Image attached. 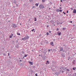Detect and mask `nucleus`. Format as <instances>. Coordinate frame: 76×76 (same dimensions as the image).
<instances>
[{
    "instance_id": "obj_1",
    "label": "nucleus",
    "mask_w": 76,
    "mask_h": 76,
    "mask_svg": "<svg viewBox=\"0 0 76 76\" xmlns=\"http://www.w3.org/2000/svg\"><path fill=\"white\" fill-rule=\"evenodd\" d=\"M29 38V36H27L25 37L24 38H23L22 39L23 40H26V39H28Z\"/></svg>"
},
{
    "instance_id": "obj_2",
    "label": "nucleus",
    "mask_w": 76,
    "mask_h": 76,
    "mask_svg": "<svg viewBox=\"0 0 76 76\" xmlns=\"http://www.w3.org/2000/svg\"><path fill=\"white\" fill-rule=\"evenodd\" d=\"M39 7L40 8V9H44V8H45L44 6L42 4H41L39 6Z\"/></svg>"
},
{
    "instance_id": "obj_3",
    "label": "nucleus",
    "mask_w": 76,
    "mask_h": 76,
    "mask_svg": "<svg viewBox=\"0 0 76 76\" xmlns=\"http://www.w3.org/2000/svg\"><path fill=\"white\" fill-rule=\"evenodd\" d=\"M62 69H63V70L62 71V73H64V71H66L67 68L66 67H63L62 68Z\"/></svg>"
},
{
    "instance_id": "obj_4",
    "label": "nucleus",
    "mask_w": 76,
    "mask_h": 76,
    "mask_svg": "<svg viewBox=\"0 0 76 76\" xmlns=\"http://www.w3.org/2000/svg\"><path fill=\"white\" fill-rule=\"evenodd\" d=\"M12 27H14V28H16V25L15 24H13V26H12Z\"/></svg>"
},
{
    "instance_id": "obj_5",
    "label": "nucleus",
    "mask_w": 76,
    "mask_h": 76,
    "mask_svg": "<svg viewBox=\"0 0 76 76\" xmlns=\"http://www.w3.org/2000/svg\"><path fill=\"white\" fill-rule=\"evenodd\" d=\"M60 51H62L63 50V48L61 47H60Z\"/></svg>"
},
{
    "instance_id": "obj_6",
    "label": "nucleus",
    "mask_w": 76,
    "mask_h": 76,
    "mask_svg": "<svg viewBox=\"0 0 76 76\" xmlns=\"http://www.w3.org/2000/svg\"><path fill=\"white\" fill-rule=\"evenodd\" d=\"M73 13H76V10H74L73 11Z\"/></svg>"
},
{
    "instance_id": "obj_7",
    "label": "nucleus",
    "mask_w": 76,
    "mask_h": 76,
    "mask_svg": "<svg viewBox=\"0 0 76 76\" xmlns=\"http://www.w3.org/2000/svg\"><path fill=\"white\" fill-rule=\"evenodd\" d=\"M16 0H14V1L12 2V3H15V4H16Z\"/></svg>"
},
{
    "instance_id": "obj_8",
    "label": "nucleus",
    "mask_w": 76,
    "mask_h": 76,
    "mask_svg": "<svg viewBox=\"0 0 76 76\" xmlns=\"http://www.w3.org/2000/svg\"><path fill=\"white\" fill-rule=\"evenodd\" d=\"M61 56L62 57H65V55H64V54H62Z\"/></svg>"
},
{
    "instance_id": "obj_9",
    "label": "nucleus",
    "mask_w": 76,
    "mask_h": 76,
    "mask_svg": "<svg viewBox=\"0 0 76 76\" xmlns=\"http://www.w3.org/2000/svg\"><path fill=\"white\" fill-rule=\"evenodd\" d=\"M43 53H44V54H45L47 53V51L44 50V51L43 52Z\"/></svg>"
},
{
    "instance_id": "obj_10",
    "label": "nucleus",
    "mask_w": 76,
    "mask_h": 76,
    "mask_svg": "<svg viewBox=\"0 0 76 76\" xmlns=\"http://www.w3.org/2000/svg\"><path fill=\"white\" fill-rule=\"evenodd\" d=\"M29 63H30V64H31V65H32V64H33L32 63V62L29 61Z\"/></svg>"
},
{
    "instance_id": "obj_11",
    "label": "nucleus",
    "mask_w": 76,
    "mask_h": 76,
    "mask_svg": "<svg viewBox=\"0 0 76 76\" xmlns=\"http://www.w3.org/2000/svg\"><path fill=\"white\" fill-rule=\"evenodd\" d=\"M50 45H53V42H51V43H50Z\"/></svg>"
},
{
    "instance_id": "obj_12",
    "label": "nucleus",
    "mask_w": 76,
    "mask_h": 76,
    "mask_svg": "<svg viewBox=\"0 0 76 76\" xmlns=\"http://www.w3.org/2000/svg\"><path fill=\"white\" fill-rule=\"evenodd\" d=\"M61 33H58L57 34H58V35L60 36V35H61Z\"/></svg>"
},
{
    "instance_id": "obj_13",
    "label": "nucleus",
    "mask_w": 76,
    "mask_h": 76,
    "mask_svg": "<svg viewBox=\"0 0 76 76\" xmlns=\"http://www.w3.org/2000/svg\"><path fill=\"white\" fill-rule=\"evenodd\" d=\"M73 69L74 70H76V68L75 67V68H73Z\"/></svg>"
},
{
    "instance_id": "obj_14",
    "label": "nucleus",
    "mask_w": 76,
    "mask_h": 76,
    "mask_svg": "<svg viewBox=\"0 0 76 76\" xmlns=\"http://www.w3.org/2000/svg\"><path fill=\"white\" fill-rule=\"evenodd\" d=\"M75 60H74V61H73V63L74 64H75Z\"/></svg>"
},
{
    "instance_id": "obj_15",
    "label": "nucleus",
    "mask_w": 76,
    "mask_h": 76,
    "mask_svg": "<svg viewBox=\"0 0 76 76\" xmlns=\"http://www.w3.org/2000/svg\"><path fill=\"white\" fill-rule=\"evenodd\" d=\"M35 5L36 6H38V4H36Z\"/></svg>"
},
{
    "instance_id": "obj_16",
    "label": "nucleus",
    "mask_w": 76,
    "mask_h": 76,
    "mask_svg": "<svg viewBox=\"0 0 76 76\" xmlns=\"http://www.w3.org/2000/svg\"><path fill=\"white\" fill-rule=\"evenodd\" d=\"M17 35H20V33H17Z\"/></svg>"
},
{
    "instance_id": "obj_17",
    "label": "nucleus",
    "mask_w": 76,
    "mask_h": 76,
    "mask_svg": "<svg viewBox=\"0 0 76 76\" xmlns=\"http://www.w3.org/2000/svg\"><path fill=\"white\" fill-rule=\"evenodd\" d=\"M27 56H28V55H24V57H26Z\"/></svg>"
},
{
    "instance_id": "obj_18",
    "label": "nucleus",
    "mask_w": 76,
    "mask_h": 76,
    "mask_svg": "<svg viewBox=\"0 0 76 76\" xmlns=\"http://www.w3.org/2000/svg\"><path fill=\"white\" fill-rule=\"evenodd\" d=\"M46 35H49V33H48V32H47Z\"/></svg>"
},
{
    "instance_id": "obj_19",
    "label": "nucleus",
    "mask_w": 76,
    "mask_h": 76,
    "mask_svg": "<svg viewBox=\"0 0 76 76\" xmlns=\"http://www.w3.org/2000/svg\"><path fill=\"white\" fill-rule=\"evenodd\" d=\"M9 37L10 38H12V36L10 35L9 36Z\"/></svg>"
},
{
    "instance_id": "obj_20",
    "label": "nucleus",
    "mask_w": 76,
    "mask_h": 76,
    "mask_svg": "<svg viewBox=\"0 0 76 76\" xmlns=\"http://www.w3.org/2000/svg\"><path fill=\"white\" fill-rule=\"evenodd\" d=\"M42 2H43L44 3V2H45V0H42Z\"/></svg>"
},
{
    "instance_id": "obj_21",
    "label": "nucleus",
    "mask_w": 76,
    "mask_h": 76,
    "mask_svg": "<svg viewBox=\"0 0 76 76\" xmlns=\"http://www.w3.org/2000/svg\"><path fill=\"white\" fill-rule=\"evenodd\" d=\"M59 11H60V10H57V12H59Z\"/></svg>"
},
{
    "instance_id": "obj_22",
    "label": "nucleus",
    "mask_w": 76,
    "mask_h": 76,
    "mask_svg": "<svg viewBox=\"0 0 76 76\" xmlns=\"http://www.w3.org/2000/svg\"><path fill=\"white\" fill-rule=\"evenodd\" d=\"M66 29H67V28H64V30H65V31H66Z\"/></svg>"
},
{
    "instance_id": "obj_23",
    "label": "nucleus",
    "mask_w": 76,
    "mask_h": 76,
    "mask_svg": "<svg viewBox=\"0 0 76 76\" xmlns=\"http://www.w3.org/2000/svg\"><path fill=\"white\" fill-rule=\"evenodd\" d=\"M71 10H73V8H71Z\"/></svg>"
},
{
    "instance_id": "obj_24",
    "label": "nucleus",
    "mask_w": 76,
    "mask_h": 76,
    "mask_svg": "<svg viewBox=\"0 0 76 76\" xmlns=\"http://www.w3.org/2000/svg\"><path fill=\"white\" fill-rule=\"evenodd\" d=\"M18 42V40H17L15 42H16V43H17V42Z\"/></svg>"
},
{
    "instance_id": "obj_25",
    "label": "nucleus",
    "mask_w": 76,
    "mask_h": 76,
    "mask_svg": "<svg viewBox=\"0 0 76 76\" xmlns=\"http://www.w3.org/2000/svg\"><path fill=\"white\" fill-rule=\"evenodd\" d=\"M22 54H24V52L23 51L22 52Z\"/></svg>"
},
{
    "instance_id": "obj_26",
    "label": "nucleus",
    "mask_w": 76,
    "mask_h": 76,
    "mask_svg": "<svg viewBox=\"0 0 76 76\" xmlns=\"http://www.w3.org/2000/svg\"><path fill=\"white\" fill-rule=\"evenodd\" d=\"M8 56H10V53H8Z\"/></svg>"
},
{
    "instance_id": "obj_27",
    "label": "nucleus",
    "mask_w": 76,
    "mask_h": 76,
    "mask_svg": "<svg viewBox=\"0 0 76 76\" xmlns=\"http://www.w3.org/2000/svg\"><path fill=\"white\" fill-rule=\"evenodd\" d=\"M62 11V10H59V12H61Z\"/></svg>"
},
{
    "instance_id": "obj_28",
    "label": "nucleus",
    "mask_w": 76,
    "mask_h": 76,
    "mask_svg": "<svg viewBox=\"0 0 76 76\" xmlns=\"http://www.w3.org/2000/svg\"><path fill=\"white\" fill-rule=\"evenodd\" d=\"M63 13H64V15H66V13L64 12H63Z\"/></svg>"
},
{
    "instance_id": "obj_29",
    "label": "nucleus",
    "mask_w": 76,
    "mask_h": 76,
    "mask_svg": "<svg viewBox=\"0 0 76 76\" xmlns=\"http://www.w3.org/2000/svg\"><path fill=\"white\" fill-rule=\"evenodd\" d=\"M16 47L17 48H19V47L18 46H16Z\"/></svg>"
},
{
    "instance_id": "obj_30",
    "label": "nucleus",
    "mask_w": 76,
    "mask_h": 76,
    "mask_svg": "<svg viewBox=\"0 0 76 76\" xmlns=\"http://www.w3.org/2000/svg\"><path fill=\"white\" fill-rule=\"evenodd\" d=\"M42 50H43V49H42V50H41V51L42 52H43V51H42Z\"/></svg>"
},
{
    "instance_id": "obj_31",
    "label": "nucleus",
    "mask_w": 76,
    "mask_h": 76,
    "mask_svg": "<svg viewBox=\"0 0 76 76\" xmlns=\"http://www.w3.org/2000/svg\"><path fill=\"white\" fill-rule=\"evenodd\" d=\"M67 71H68V72H69V69H67Z\"/></svg>"
},
{
    "instance_id": "obj_32",
    "label": "nucleus",
    "mask_w": 76,
    "mask_h": 76,
    "mask_svg": "<svg viewBox=\"0 0 76 76\" xmlns=\"http://www.w3.org/2000/svg\"><path fill=\"white\" fill-rule=\"evenodd\" d=\"M49 33H51V31H49Z\"/></svg>"
},
{
    "instance_id": "obj_33",
    "label": "nucleus",
    "mask_w": 76,
    "mask_h": 76,
    "mask_svg": "<svg viewBox=\"0 0 76 76\" xmlns=\"http://www.w3.org/2000/svg\"><path fill=\"white\" fill-rule=\"evenodd\" d=\"M48 52L50 51V49L48 50Z\"/></svg>"
},
{
    "instance_id": "obj_34",
    "label": "nucleus",
    "mask_w": 76,
    "mask_h": 76,
    "mask_svg": "<svg viewBox=\"0 0 76 76\" xmlns=\"http://www.w3.org/2000/svg\"><path fill=\"white\" fill-rule=\"evenodd\" d=\"M35 76H38V75H37V74L36 73V74H35Z\"/></svg>"
},
{
    "instance_id": "obj_35",
    "label": "nucleus",
    "mask_w": 76,
    "mask_h": 76,
    "mask_svg": "<svg viewBox=\"0 0 76 76\" xmlns=\"http://www.w3.org/2000/svg\"><path fill=\"white\" fill-rule=\"evenodd\" d=\"M34 31V29H33L32 30H31V31Z\"/></svg>"
},
{
    "instance_id": "obj_36",
    "label": "nucleus",
    "mask_w": 76,
    "mask_h": 76,
    "mask_svg": "<svg viewBox=\"0 0 76 76\" xmlns=\"http://www.w3.org/2000/svg\"><path fill=\"white\" fill-rule=\"evenodd\" d=\"M67 13H69V11H67Z\"/></svg>"
},
{
    "instance_id": "obj_37",
    "label": "nucleus",
    "mask_w": 76,
    "mask_h": 76,
    "mask_svg": "<svg viewBox=\"0 0 76 76\" xmlns=\"http://www.w3.org/2000/svg\"><path fill=\"white\" fill-rule=\"evenodd\" d=\"M16 6H17V7H18V4H16Z\"/></svg>"
},
{
    "instance_id": "obj_38",
    "label": "nucleus",
    "mask_w": 76,
    "mask_h": 76,
    "mask_svg": "<svg viewBox=\"0 0 76 76\" xmlns=\"http://www.w3.org/2000/svg\"><path fill=\"white\" fill-rule=\"evenodd\" d=\"M13 34H11V36H13Z\"/></svg>"
},
{
    "instance_id": "obj_39",
    "label": "nucleus",
    "mask_w": 76,
    "mask_h": 76,
    "mask_svg": "<svg viewBox=\"0 0 76 76\" xmlns=\"http://www.w3.org/2000/svg\"><path fill=\"white\" fill-rule=\"evenodd\" d=\"M34 21H37V19H35L34 20Z\"/></svg>"
},
{
    "instance_id": "obj_40",
    "label": "nucleus",
    "mask_w": 76,
    "mask_h": 76,
    "mask_svg": "<svg viewBox=\"0 0 76 76\" xmlns=\"http://www.w3.org/2000/svg\"><path fill=\"white\" fill-rule=\"evenodd\" d=\"M57 31H58V28H57Z\"/></svg>"
},
{
    "instance_id": "obj_41",
    "label": "nucleus",
    "mask_w": 76,
    "mask_h": 76,
    "mask_svg": "<svg viewBox=\"0 0 76 76\" xmlns=\"http://www.w3.org/2000/svg\"><path fill=\"white\" fill-rule=\"evenodd\" d=\"M64 28H63V30H64Z\"/></svg>"
},
{
    "instance_id": "obj_42",
    "label": "nucleus",
    "mask_w": 76,
    "mask_h": 76,
    "mask_svg": "<svg viewBox=\"0 0 76 76\" xmlns=\"http://www.w3.org/2000/svg\"><path fill=\"white\" fill-rule=\"evenodd\" d=\"M63 1L62 0H61V2H62Z\"/></svg>"
},
{
    "instance_id": "obj_43",
    "label": "nucleus",
    "mask_w": 76,
    "mask_h": 76,
    "mask_svg": "<svg viewBox=\"0 0 76 76\" xmlns=\"http://www.w3.org/2000/svg\"><path fill=\"white\" fill-rule=\"evenodd\" d=\"M47 63H48V61H47Z\"/></svg>"
},
{
    "instance_id": "obj_44",
    "label": "nucleus",
    "mask_w": 76,
    "mask_h": 76,
    "mask_svg": "<svg viewBox=\"0 0 76 76\" xmlns=\"http://www.w3.org/2000/svg\"><path fill=\"white\" fill-rule=\"evenodd\" d=\"M75 76H76V73H75Z\"/></svg>"
},
{
    "instance_id": "obj_45",
    "label": "nucleus",
    "mask_w": 76,
    "mask_h": 76,
    "mask_svg": "<svg viewBox=\"0 0 76 76\" xmlns=\"http://www.w3.org/2000/svg\"><path fill=\"white\" fill-rule=\"evenodd\" d=\"M20 62L22 61V60H20Z\"/></svg>"
},
{
    "instance_id": "obj_46",
    "label": "nucleus",
    "mask_w": 76,
    "mask_h": 76,
    "mask_svg": "<svg viewBox=\"0 0 76 76\" xmlns=\"http://www.w3.org/2000/svg\"><path fill=\"white\" fill-rule=\"evenodd\" d=\"M70 22V23H72V21H71Z\"/></svg>"
},
{
    "instance_id": "obj_47",
    "label": "nucleus",
    "mask_w": 76,
    "mask_h": 76,
    "mask_svg": "<svg viewBox=\"0 0 76 76\" xmlns=\"http://www.w3.org/2000/svg\"><path fill=\"white\" fill-rule=\"evenodd\" d=\"M73 26H75V25H73Z\"/></svg>"
},
{
    "instance_id": "obj_48",
    "label": "nucleus",
    "mask_w": 76,
    "mask_h": 76,
    "mask_svg": "<svg viewBox=\"0 0 76 76\" xmlns=\"http://www.w3.org/2000/svg\"><path fill=\"white\" fill-rule=\"evenodd\" d=\"M34 19H37V18H34Z\"/></svg>"
},
{
    "instance_id": "obj_49",
    "label": "nucleus",
    "mask_w": 76,
    "mask_h": 76,
    "mask_svg": "<svg viewBox=\"0 0 76 76\" xmlns=\"http://www.w3.org/2000/svg\"><path fill=\"white\" fill-rule=\"evenodd\" d=\"M29 1H32V0H29Z\"/></svg>"
},
{
    "instance_id": "obj_50",
    "label": "nucleus",
    "mask_w": 76,
    "mask_h": 76,
    "mask_svg": "<svg viewBox=\"0 0 76 76\" xmlns=\"http://www.w3.org/2000/svg\"><path fill=\"white\" fill-rule=\"evenodd\" d=\"M33 68H35V66H33Z\"/></svg>"
},
{
    "instance_id": "obj_51",
    "label": "nucleus",
    "mask_w": 76,
    "mask_h": 76,
    "mask_svg": "<svg viewBox=\"0 0 76 76\" xmlns=\"http://www.w3.org/2000/svg\"><path fill=\"white\" fill-rule=\"evenodd\" d=\"M49 26H47V27H48Z\"/></svg>"
},
{
    "instance_id": "obj_52",
    "label": "nucleus",
    "mask_w": 76,
    "mask_h": 76,
    "mask_svg": "<svg viewBox=\"0 0 76 76\" xmlns=\"http://www.w3.org/2000/svg\"><path fill=\"white\" fill-rule=\"evenodd\" d=\"M60 9H61V8L60 7Z\"/></svg>"
},
{
    "instance_id": "obj_53",
    "label": "nucleus",
    "mask_w": 76,
    "mask_h": 76,
    "mask_svg": "<svg viewBox=\"0 0 76 76\" xmlns=\"http://www.w3.org/2000/svg\"><path fill=\"white\" fill-rule=\"evenodd\" d=\"M39 56H41V55H39Z\"/></svg>"
},
{
    "instance_id": "obj_54",
    "label": "nucleus",
    "mask_w": 76,
    "mask_h": 76,
    "mask_svg": "<svg viewBox=\"0 0 76 76\" xmlns=\"http://www.w3.org/2000/svg\"><path fill=\"white\" fill-rule=\"evenodd\" d=\"M48 64H50V62H48Z\"/></svg>"
},
{
    "instance_id": "obj_55",
    "label": "nucleus",
    "mask_w": 76,
    "mask_h": 76,
    "mask_svg": "<svg viewBox=\"0 0 76 76\" xmlns=\"http://www.w3.org/2000/svg\"><path fill=\"white\" fill-rule=\"evenodd\" d=\"M35 32V31H34V32Z\"/></svg>"
},
{
    "instance_id": "obj_56",
    "label": "nucleus",
    "mask_w": 76,
    "mask_h": 76,
    "mask_svg": "<svg viewBox=\"0 0 76 76\" xmlns=\"http://www.w3.org/2000/svg\"><path fill=\"white\" fill-rule=\"evenodd\" d=\"M39 16V17H41V15H40Z\"/></svg>"
},
{
    "instance_id": "obj_57",
    "label": "nucleus",
    "mask_w": 76,
    "mask_h": 76,
    "mask_svg": "<svg viewBox=\"0 0 76 76\" xmlns=\"http://www.w3.org/2000/svg\"><path fill=\"white\" fill-rule=\"evenodd\" d=\"M60 72H61V70H60Z\"/></svg>"
},
{
    "instance_id": "obj_58",
    "label": "nucleus",
    "mask_w": 76,
    "mask_h": 76,
    "mask_svg": "<svg viewBox=\"0 0 76 76\" xmlns=\"http://www.w3.org/2000/svg\"><path fill=\"white\" fill-rule=\"evenodd\" d=\"M61 24H62V23H61Z\"/></svg>"
},
{
    "instance_id": "obj_59",
    "label": "nucleus",
    "mask_w": 76,
    "mask_h": 76,
    "mask_svg": "<svg viewBox=\"0 0 76 76\" xmlns=\"http://www.w3.org/2000/svg\"><path fill=\"white\" fill-rule=\"evenodd\" d=\"M19 59H20V58H19Z\"/></svg>"
},
{
    "instance_id": "obj_60",
    "label": "nucleus",
    "mask_w": 76,
    "mask_h": 76,
    "mask_svg": "<svg viewBox=\"0 0 76 76\" xmlns=\"http://www.w3.org/2000/svg\"><path fill=\"white\" fill-rule=\"evenodd\" d=\"M54 26H55V24H54Z\"/></svg>"
},
{
    "instance_id": "obj_61",
    "label": "nucleus",
    "mask_w": 76,
    "mask_h": 76,
    "mask_svg": "<svg viewBox=\"0 0 76 76\" xmlns=\"http://www.w3.org/2000/svg\"><path fill=\"white\" fill-rule=\"evenodd\" d=\"M49 9H50V8H49Z\"/></svg>"
},
{
    "instance_id": "obj_62",
    "label": "nucleus",
    "mask_w": 76,
    "mask_h": 76,
    "mask_svg": "<svg viewBox=\"0 0 76 76\" xmlns=\"http://www.w3.org/2000/svg\"><path fill=\"white\" fill-rule=\"evenodd\" d=\"M9 22H10V21H9Z\"/></svg>"
},
{
    "instance_id": "obj_63",
    "label": "nucleus",
    "mask_w": 76,
    "mask_h": 76,
    "mask_svg": "<svg viewBox=\"0 0 76 76\" xmlns=\"http://www.w3.org/2000/svg\"><path fill=\"white\" fill-rule=\"evenodd\" d=\"M14 37H15V36H14Z\"/></svg>"
},
{
    "instance_id": "obj_64",
    "label": "nucleus",
    "mask_w": 76,
    "mask_h": 76,
    "mask_svg": "<svg viewBox=\"0 0 76 76\" xmlns=\"http://www.w3.org/2000/svg\"><path fill=\"white\" fill-rule=\"evenodd\" d=\"M41 57H42V56H41Z\"/></svg>"
}]
</instances>
